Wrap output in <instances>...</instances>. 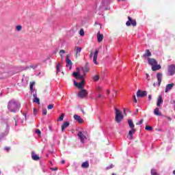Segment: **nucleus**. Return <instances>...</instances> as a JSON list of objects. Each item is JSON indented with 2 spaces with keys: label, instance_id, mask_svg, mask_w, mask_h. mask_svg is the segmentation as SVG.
<instances>
[{
  "label": "nucleus",
  "instance_id": "1",
  "mask_svg": "<svg viewBox=\"0 0 175 175\" xmlns=\"http://www.w3.org/2000/svg\"><path fill=\"white\" fill-rule=\"evenodd\" d=\"M21 105L18 100H11L8 102V109L11 113H17L20 110Z\"/></svg>",
  "mask_w": 175,
  "mask_h": 175
},
{
  "label": "nucleus",
  "instance_id": "2",
  "mask_svg": "<svg viewBox=\"0 0 175 175\" xmlns=\"http://www.w3.org/2000/svg\"><path fill=\"white\" fill-rule=\"evenodd\" d=\"M13 75H14V72L12 70H8V68H6L5 64L0 65V79L10 77Z\"/></svg>",
  "mask_w": 175,
  "mask_h": 175
},
{
  "label": "nucleus",
  "instance_id": "3",
  "mask_svg": "<svg viewBox=\"0 0 175 175\" xmlns=\"http://www.w3.org/2000/svg\"><path fill=\"white\" fill-rule=\"evenodd\" d=\"M2 128H3L5 131L2 132L1 129H0V142L1 140H3L5 136H8V135H9L10 126L8 120H5L3 121Z\"/></svg>",
  "mask_w": 175,
  "mask_h": 175
},
{
  "label": "nucleus",
  "instance_id": "4",
  "mask_svg": "<svg viewBox=\"0 0 175 175\" xmlns=\"http://www.w3.org/2000/svg\"><path fill=\"white\" fill-rule=\"evenodd\" d=\"M115 111H116V116H115V120L118 124H120L121 121L124 119V115H122V113L120 109L115 107Z\"/></svg>",
  "mask_w": 175,
  "mask_h": 175
},
{
  "label": "nucleus",
  "instance_id": "5",
  "mask_svg": "<svg viewBox=\"0 0 175 175\" xmlns=\"http://www.w3.org/2000/svg\"><path fill=\"white\" fill-rule=\"evenodd\" d=\"M77 135L81 143L84 144V143H85V140H87V133H85V131H78Z\"/></svg>",
  "mask_w": 175,
  "mask_h": 175
},
{
  "label": "nucleus",
  "instance_id": "6",
  "mask_svg": "<svg viewBox=\"0 0 175 175\" xmlns=\"http://www.w3.org/2000/svg\"><path fill=\"white\" fill-rule=\"evenodd\" d=\"M98 53H99V49H96L94 53L91 52L90 55V59H92V57H93V62H94V64H95V65H98L97 59H98Z\"/></svg>",
  "mask_w": 175,
  "mask_h": 175
},
{
  "label": "nucleus",
  "instance_id": "7",
  "mask_svg": "<svg viewBox=\"0 0 175 175\" xmlns=\"http://www.w3.org/2000/svg\"><path fill=\"white\" fill-rule=\"evenodd\" d=\"M110 3V0H102L99 10H108L107 5Z\"/></svg>",
  "mask_w": 175,
  "mask_h": 175
},
{
  "label": "nucleus",
  "instance_id": "8",
  "mask_svg": "<svg viewBox=\"0 0 175 175\" xmlns=\"http://www.w3.org/2000/svg\"><path fill=\"white\" fill-rule=\"evenodd\" d=\"M175 75V65L171 64L167 67V75L168 76H174Z\"/></svg>",
  "mask_w": 175,
  "mask_h": 175
},
{
  "label": "nucleus",
  "instance_id": "9",
  "mask_svg": "<svg viewBox=\"0 0 175 175\" xmlns=\"http://www.w3.org/2000/svg\"><path fill=\"white\" fill-rule=\"evenodd\" d=\"M74 85L79 90H83L84 88V80L81 81L80 83H77L76 80H74Z\"/></svg>",
  "mask_w": 175,
  "mask_h": 175
},
{
  "label": "nucleus",
  "instance_id": "10",
  "mask_svg": "<svg viewBox=\"0 0 175 175\" xmlns=\"http://www.w3.org/2000/svg\"><path fill=\"white\" fill-rule=\"evenodd\" d=\"M128 18L129 21L126 23V25H127V27H130V25H133V27H136V21L133 20L131 16H129Z\"/></svg>",
  "mask_w": 175,
  "mask_h": 175
},
{
  "label": "nucleus",
  "instance_id": "11",
  "mask_svg": "<svg viewBox=\"0 0 175 175\" xmlns=\"http://www.w3.org/2000/svg\"><path fill=\"white\" fill-rule=\"evenodd\" d=\"M70 55H67L66 57V68H69V70H70L72 69V65H73V64L72 63V61L70 60V59H69Z\"/></svg>",
  "mask_w": 175,
  "mask_h": 175
},
{
  "label": "nucleus",
  "instance_id": "12",
  "mask_svg": "<svg viewBox=\"0 0 175 175\" xmlns=\"http://www.w3.org/2000/svg\"><path fill=\"white\" fill-rule=\"evenodd\" d=\"M137 98H144V96H147L146 91L138 90L137 92Z\"/></svg>",
  "mask_w": 175,
  "mask_h": 175
},
{
  "label": "nucleus",
  "instance_id": "13",
  "mask_svg": "<svg viewBox=\"0 0 175 175\" xmlns=\"http://www.w3.org/2000/svg\"><path fill=\"white\" fill-rule=\"evenodd\" d=\"M87 95H88V93L85 90H82L78 93L79 98H85Z\"/></svg>",
  "mask_w": 175,
  "mask_h": 175
},
{
  "label": "nucleus",
  "instance_id": "14",
  "mask_svg": "<svg viewBox=\"0 0 175 175\" xmlns=\"http://www.w3.org/2000/svg\"><path fill=\"white\" fill-rule=\"evenodd\" d=\"M163 76V75L161 72H158L157 74V79L158 80V83H157L158 87L161 86V83H162V77Z\"/></svg>",
  "mask_w": 175,
  "mask_h": 175
},
{
  "label": "nucleus",
  "instance_id": "15",
  "mask_svg": "<svg viewBox=\"0 0 175 175\" xmlns=\"http://www.w3.org/2000/svg\"><path fill=\"white\" fill-rule=\"evenodd\" d=\"M74 119L79 124H83V122H84V120H83V118H81V116L79 115H74Z\"/></svg>",
  "mask_w": 175,
  "mask_h": 175
},
{
  "label": "nucleus",
  "instance_id": "16",
  "mask_svg": "<svg viewBox=\"0 0 175 175\" xmlns=\"http://www.w3.org/2000/svg\"><path fill=\"white\" fill-rule=\"evenodd\" d=\"M148 62L149 65H151L152 66H154V65H157V64H158L155 59L148 58Z\"/></svg>",
  "mask_w": 175,
  "mask_h": 175
},
{
  "label": "nucleus",
  "instance_id": "17",
  "mask_svg": "<svg viewBox=\"0 0 175 175\" xmlns=\"http://www.w3.org/2000/svg\"><path fill=\"white\" fill-rule=\"evenodd\" d=\"M174 87V83L167 84L165 87V92H169V91H171V90H172Z\"/></svg>",
  "mask_w": 175,
  "mask_h": 175
},
{
  "label": "nucleus",
  "instance_id": "18",
  "mask_svg": "<svg viewBox=\"0 0 175 175\" xmlns=\"http://www.w3.org/2000/svg\"><path fill=\"white\" fill-rule=\"evenodd\" d=\"M69 125H70V123L68 121L64 122L62 125V132H64L65 129H66V128L69 126Z\"/></svg>",
  "mask_w": 175,
  "mask_h": 175
},
{
  "label": "nucleus",
  "instance_id": "19",
  "mask_svg": "<svg viewBox=\"0 0 175 175\" xmlns=\"http://www.w3.org/2000/svg\"><path fill=\"white\" fill-rule=\"evenodd\" d=\"M33 96L34 103H38V105H40V99L38 98V94H36V92L33 94Z\"/></svg>",
  "mask_w": 175,
  "mask_h": 175
},
{
  "label": "nucleus",
  "instance_id": "20",
  "mask_svg": "<svg viewBox=\"0 0 175 175\" xmlns=\"http://www.w3.org/2000/svg\"><path fill=\"white\" fill-rule=\"evenodd\" d=\"M135 132H136L135 129H132L131 130L129 131L128 137L130 140H132V139H133V136L132 135L135 133Z\"/></svg>",
  "mask_w": 175,
  "mask_h": 175
},
{
  "label": "nucleus",
  "instance_id": "21",
  "mask_svg": "<svg viewBox=\"0 0 175 175\" xmlns=\"http://www.w3.org/2000/svg\"><path fill=\"white\" fill-rule=\"evenodd\" d=\"M103 40V34H100V32L98 31L97 33V42L98 43H100V42H102Z\"/></svg>",
  "mask_w": 175,
  "mask_h": 175
},
{
  "label": "nucleus",
  "instance_id": "22",
  "mask_svg": "<svg viewBox=\"0 0 175 175\" xmlns=\"http://www.w3.org/2000/svg\"><path fill=\"white\" fill-rule=\"evenodd\" d=\"M75 53H76V57H78L79 54H80L81 53V47L75 46Z\"/></svg>",
  "mask_w": 175,
  "mask_h": 175
},
{
  "label": "nucleus",
  "instance_id": "23",
  "mask_svg": "<svg viewBox=\"0 0 175 175\" xmlns=\"http://www.w3.org/2000/svg\"><path fill=\"white\" fill-rule=\"evenodd\" d=\"M161 65L158 64H154V66H152V70H153V72H155L156 70H159V69H161Z\"/></svg>",
  "mask_w": 175,
  "mask_h": 175
},
{
  "label": "nucleus",
  "instance_id": "24",
  "mask_svg": "<svg viewBox=\"0 0 175 175\" xmlns=\"http://www.w3.org/2000/svg\"><path fill=\"white\" fill-rule=\"evenodd\" d=\"M31 158L33 161H39L40 157L38 156L35 152H31Z\"/></svg>",
  "mask_w": 175,
  "mask_h": 175
},
{
  "label": "nucleus",
  "instance_id": "25",
  "mask_svg": "<svg viewBox=\"0 0 175 175\" xmlns=\"http://www.w3.org/2000/svg\"><path fill=\"white\" fill-rule=\"evenodd\" d=\"M81 167L83 169H88L90 167V163L88 161H85L81 164Z\"/></svg>",
  "mask_w": 175,
  "mask_h": 175
},
{
  "label": "nucleus",
  "instance_id": "26",
  "mask_svg": "<svg viewBox=\"0 0 175 175\" xmlns=\"http://www.w3.org/2000/svg\"><path fill=\"white\" fill-rule=\"evenodd\" d=\"M163 103V99H162V96H159V98L157 99V107H159V106H161V105H162Z\"/></svg>",
  "mask_w": 175,
  "mask_h": 175
},
{
  "label": "nucleus",
  "instance_id": "27",
  "mask_svg": "<svg viewBox=\"0 0 175 175\" xmlns=\"http://www.w3.org/2000/svg\"><path fill=\"white\" fill-rule=\"evenodd\" d=\"M152 54L150 50L147 49L146 53L143 55L144 58H147V57H151Z\"/></svg>",
  "mask_w": 175,
  "mask_h": 175
},
{
  "label": "nucleus",
  "instance_id": "28",
  "mask_svg": "<svg viewBox=\"0 0 175 175\" xmlns=\"http://www.w3.org/2000/svg\"><path fill=\"white\" fill-rule=\"evenodd\" d=\"M128 124L131 129H135V124H133V121H132V120H129Z\"/></svg>",
  "mask_w": 175,
  "mask_h": 175
},
{
  "label": "nucleus",
  "instance_id": "29",
  "mask_svg": "<svg viewBox=\"0 0 175 175\" xmlns=\"http://www.w3.org/2000/svg\"><path fill=\"white\" fill-rule=\"evenodd\" d=\"M28 80H29V78L27 77H23L22 79V83L23 84H28Z\"/></svg>",
  "mask_w": 175,
  "mask_h": 175
},
{
  "label": "nucleus",
  "instance_id": "30",
  "mask_svg": "<svg viewBox=\"0 0 175 175\" xmlns=\"http://www.w3.org/2000/svg\"><path fill=\"white\" fill-rule=\"evenodd\" d=\"M90 70V68L88 67V63H86L85 65V68L83 69V73H87Z\"/></svg>",
  "mask_w": 175,
  "mask_h": 175
},
{
  "label": "nucleus",
  "instance_id": "31",
  "mask_svg": "<svg viewBox=\"0 0 175 175\" xmlns=\"http://www.w3.org/2000/svg\"><path fill=\"white\" fill-rule=\"evenodd\" d=\"M61 66H62V63H59L58 64H57L56 66L57 73H58L59 72H61V69H59Z\"/></svg>",
  "mask_w": 175,
  "mask_h": 175
},
{
  "label": "nucleus",
  "instance_id": "32",
  "mask_svg": "<svg viewBox=\"0 0 175 175\" xmlns=\"http://www.w3.org/2000/svg\"><path fill=\"white\" fill-rule=\"evenodd\" d=\"M154 114H155V116H161V113L159 112V108H156L154 109Z\"/></svg>",
  "mask_w": 175,
  "mask_h": 175
},
{
  "label": "nucleus",
  "instance_id": "33",
  "mask_svg": "<svg viewBox=\"0 0 175 175\" xmlns=\"http://www.w3.org/2000/svg\"><path fill=\"white\" fill-rule=\"evenodd\" d=\"M33 85H35V82L30 83V91L31 92H33Z\"/></svg>",
  "mask_w": 175,
  "mask_h": 175
},
{
  "label": "nucleus",
  "instance_id": "34",
  "mask_svg": "<svg viewBox=\"0 0 175 175\" xmlns=\"http://www.w3.org/2000/svg\"><path fill=\"white\" fill-rule=\"evenodd\" d=\"M151 175H159L155 169H152L150 171Z\"/></svg>",
  "mask_w": 175,
  "mask_h": 175
},
{
  "label": "nucleus",
  "instance_id": "35",
  "mask_svg": "<svg viewBox=\"0 0 175 175\" xmlns=\"http://www.w3.org/2000/svg\"><path fill=\"white\" fill-rule=\"evenodd\" d=\"M14 120L15 121V126H17L18 125V122L19 118L18 116H16V118H14Z\"/></svg>",
  "mask_w": 175,
  "mask_h": 175
},
{
  "label": "nucleus",
  "instance_id": "36",
  "mask_svg": "<svg viewBox=\"0 0 175 175\" xmlns=\"http://www.w3.org/2000/svg\"><path fill=\"white\" fill-rule=\"evenodd\" d=\"M62 54H65V50H64V49H62L59 51V55H60L62 59V58H64V56H62Z\"/></svg>",
  "mask_w": 175,
  "mask_h": 175
},
{
  "label": "nucleus",
  "instance_id": "37",
  "mask_svg": "<svg viewBox=\"0 0 175 175\" xmlns=\"http://www.w3.org/2000/svg\"><path fill=\"white\" fill-rule=\"evenodd\" d=\"M64 117H65V114L62 113L58 119V121H64Z\"/></svg>",
  "mask_w": 175,
  "mask_h": 175
},
{
  "label": "nucleus",
  "instance_id": "38",
  "mask_svg": "<svg viewBox=\"0 0 175 175\" xmlns=\"http://www.w3.org/2000/svg\"><path fill=\"white\" fill-rule=\"evenodd\" d=\"M80 74L79 73V72H74L73 73H72V76H74V77H75V79H79V75Z\"/></svg>",
  "mask_w": 175,
  "mask_h": 175
},
{
  "label": "nucleus",
  "instance_id": "39",
  "mask_svg": "<svg viewBox=\"0 0 175 175\" xmlns=\"http://www.w3.org/2000/svg\"><path fill=\"white\" fill-rule=\"evenodd\" d=\"M93 80L94 81H98V80H99V75H95L93 77Z\"/></svg>",
  "mask_w": 175,
  "mask_h": 175
},
{
  "label": "nucleus",
  "instance_id": "40",
  "mask_svg": "<svg viewBox=\"0 0 175 175\" xmlns=\"http://www.w3.org/2000/svg\"><path fill=\"white\" fill-rule=\"evenodd\" d=\"M48 110H51V109H54V105L53 104H51L49 105L47 107Z\"/></svg>",
  "mask_w": 175,
  "mask_h": 175
},
{
  "label": "nucleus",
  "instance_id": "41",
  "mask_svg": "<svg viewBox=\"0 0 175 175\" xmlns=\"http://www.w3.org/2000/svg\"><path fill=\"white\" fill-rule=\"evenodd\" d=\"M30 68L35 70L38 68V64H31V65H30Z\"/></svg>",
  "mask_w": 175,
  "mask_h": 175
},
{
  "label": "nucleus",
  "instance_id": "42",
  "mask_svg": "<svg viewBox=\"0 0 175 175\" xmlns=\"http://www.w3.org/2000/svg\"><path fill=\"white\" fill-rule=\"evenodd\" d=\"M79 35H81V36H84V29H80Z\"/></svg>",
  "mask_w": 175,
  "mask_h": 175
},
{
  "label": "nucleus",
  "instance_id": "43",
  "mask_svg": "<svg viewBox=\"0 0 175 175\" xmlns=\"http://www.w3.org/2000/svg\"><path fill=\"white\" fill-rule=\"evenodd\" d=\"M145 129H146V131H152V127H151V126H146L145 127Z\"/></svg>",
  "mask_w": 175,
  "mask_h": 175
},
{
  "label": "nucleus",
  "instance_id": "44",
  "mask_svg": "<svg viewBox=\"0 0 175 175\" xmlns=\"http://www.w3.org/2000/svg\"><path fill=\"white\" fill-rule=\"evenodd\" d=\"M16 31H21V29H23V27L21 25H18L16 26Z\"/></svg>",
  "mask_w": 175,
  "mask_h": 175
},
{
  "label": "nucleus",
  "instance_id": "45",
  "mask_svg": "<svg viewBox=\"0 0 175 175\" xmlns=\"http://www.w3.org/2000/svg\"><path fill=\"white\" fill-rule=\"evenodd\" d=\"M42 114L44 116H46L47 114V109H42Z\"/></svg>",
  "mask_w": 175,
  "mask_h": 175
},
{
  "label": "nucleus",
  "instance_id": "46",
  "mask_svg": "<svg viewBox=\"0 0 175 175\" xmlns=\"http://www.w3.org/2000/svg\"><path fill=\"white\" fill-rule=\"evenodd\" d=\"M78 79H80L81 80V81H83V80H84V76L83 75H79L78 76Z\"/></svg>",
  "mask_w": 175,
  "mask_h": 175
},
{
  "label": "nucleus",
  "instance_id": "47",
  "mask_svg": "<svg viewBox=\"0 0 175 175\" xmlns=\"http://www.w3.org/2000/svg\"><path fill=\"white\" fill-rule=\"evenodd\" d=\"M143 119L139 120L137 123V125H142V124H143Z\"/></svg>",
  "mask_w": 175,
  "mask_h": 175
},
{
  "label": "nucleus",
  "instance_id": "48",
  "mask_svg": "<svg viewBox=\"0 0 175 175\" xmlns=\"http://www.w3.org/2000/svg\"><path fill=\"white\" fill-rule=\"evenodd\" d=\"M113 167V164L109 165L108 167H107V170H109V169H112V167Z\"/></svg>",
  "mask_w": 175,
  "mask_h": 175
},
{
  "label": "nucleus",
  "instance_id": "49",
  "mask_svg": "<svg viewBox=\"0 0 175 175\" xmlns=\"http://www.w3.org/2000/svg\"><path fill=\"white\" fill-rule=\"evenodd\" d=\"M36 133H37V135H40V133H41L40 130L37 129V130L36 131Z\"/></svg>",
  "mask_w": 175,
  "mask_h": 175
},
{
  "label": "nucleus",
  "instance_id": "50",
  "mask_svg": "<svg viewBox=\"0 0 175 175\" xmlns=\"http://www.w3.org/2000/svg\"><path fill=\"white\" fill-rule=\"evenodd\" d=\"M133 100L135 103H137V100L136 99V96H133Z\"/></svg>",
  "mask_w": 175,
  "mask_h": 175
},
{
  "label": "nucleus",
  "instance_id": "51",
  "mask_svg": "<svg viewBox=\"0 0 175 175\" xmlns=\"http://www.w3.org/2000/svg\"><path fill=\"white\" fill-rule=\"evenodd\" d=\"M148 100H151V99H152V96H151V94L148 95Z\"/></svg>",
  "mask_w": 175,
  "mask_h": 175
},
{
  "label": "nucleus",
  "instance_id": "52",
  "mask_svg": "<svg viewBox=\"0 0 175 175\" xmlns=\"http://www.w3.org/2000/svg\"><path fill=\"white\" fill-rule=\"evenodd\" d=\"M49 129L51 132H53V127L51 126H49Z\"/></svg>",
  "mask_w": 175,
  "mask_h": 175
},
{
  "label": "nucleus",
  "instance_id": "53",
  "mask_svg": "<svg viewBox=\"0 0 175 175\" xmlns=\"http://www.w3.org/2000/svg\"><path fill=\"white\" fill-rule=\"evenodd\" d=\"M100 90H102V88L100 86H98L97 88V91H100Z\"/></svg>",
  "mask_w": 175,
  "mask_h": 175
},
{
  "label": "nucleus",
  "instance_id": "54",
  "mask_svg": "<svg viewBox=\"0 0 175 175\" xmlns=\"http://www.w3.org/2000/svg\"><path fill=\"white\" fill-rule=\"evenodd\" d=\"M5 150L6 151H9V150H10V148H9V147H5Z\"/></svg>",
  "mask_w": 175,
  "mask_h": 175
},
{
  "label": "nucleus",
  "instance_id": "55",
  "mask_svg": "<svg viewBox=\"0 0 175 175\" xmlns=\"http://www.w3.org/2000/svg\"><path fill=\"white\" fill-rule=\"evenodd\" d=\"M148 77H150V75L146 74V79H147L148 81H150V79H148Z\"/></svg>",
  "mask_w": 175,
  "mask_h": 175
},
{
  "label": "nucleus",
  "instance_id": "56",
  "mask_svg": "<svg viewBox=\"0 0 175 175\" xmlns=\"http://www.w3.org/2000/svg\"><path fill=\"white\" fill-rule=\"evenodd\" d=\"M33 113H34V115L36 116V109H33Z\"/></svg>",
  "mask_w": 175,
  "mask_h": 175
},
{
  "label": "nucleus",
  "instance_id": "57",
  "mask_svg": "<svg viewBox=\"0 0 175 175\" xmlns=\"http://www.w3.org/2000/svg\"><path fill=\"white\" fill-rule=\"evenodd\" d=\"M51 170L55 171V170H58V168L55 167V168H51Z\"/></svg>",
  "mask_w": 175,
  "mask_h": 175
},
{
  "label": "nucleus",
  "instance_id": "58",
  "mask_svg": "<svg viewBox=\"0 0 175 175\" xmlns=\"http://www.w3.org/2000/svg\"><path fill=\"white\" fill-rule=\"evenodd\" d=\"M98 98H102V95L101 94H98Z\"/></svg>",
  "mask_w": 175,
  "mask_h": 175
},
{
  "label": "nucleus",
  "instance_id": "59",
  "mask_svg": "<svg viewBox=\"0 0 175 175\" xmlns=\"http://www.w3.org/2000/svg\"><path fill=\"white\" fill-rule=\"evenodd\" d=\"M107 94L109 95V94H110V90H107Z\"/></svg>",
  "mask_w": 175,
  "mask_h": 175
},
{
  "label": "nucleus",
  "instance_id": "60",
  "mask_svg": "<svg viewBox=\"0 0 175 175\" xmlns=\"http://www.w3.org/2000/svg\"><path fill=\"white\" fill-rule=\"evenodd\" d=\"M23 116H25V118H27V113H23Z\"/></svg>",
  "mask_w": 175,
  "mask_h": 175
},
{
  "label": "nucleus",
  "instance_id": "61",
  "mask_svg": "<svg viewBox=\"0 0 175 175\" xmlns=\"http://www.w3.org/2000/svg\"><path fill=\"white\" fill-rule=\"evenodd\" d=\"M153 86H154V87H157V83H153Z\"/></svg>",
  "mask_w": 175,
  "mask_h": 175
},
{
  "label": "nucleus",
  "instance_id": "62",
  "mask_svg": "<svg viewBox=\"0 0 175 175\" xmlns=\"http://www.w3.org/2000/svg\"><path fill=\"white\" fill-rule=\"evenodd\" d=\"M62 163H65V160H62Z\"/></svg>",
  "mask_w": 175,
  "mask_h": 175
},
{
  "label": "nucleus",
  "instance_id": "63",
  "mask_svg": "<svg viewBox=\"0 0 175 175\" xmlns=\"http://www.w3.org/2000/svg\"><path fill=\"white\" fill-rule=\"evenodd\" d=\"M173 174L175 175V170L173 171Z\"/></svg>",
  "mask_w": 175,
  "mask_h": 175
},
{
  "label": "nucleus",
  "instance_id": "64",
  "mask_svg": "<svg viewBox=\"0 0 175 175\" xmlns=\"http://www.w3.org/2000/svg\"><path fill=\"white\" fill-rule=\"evenodd\" d=\"M112 175H116V174L113 173V174H112Z\"/></svg>",
  "mask_w": 175,
  "mask_h": 175
}]
</instances>
